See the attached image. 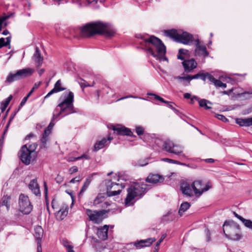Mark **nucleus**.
Returning a JSON list of instances; mask_svg holds the SVG:
<instances>
[{"label": "nucleus", "mask_w": 252, "mask_h": 252, "mask_svg": "<svg viewBox=\"0 0 252 252\" xmlns=\"http://www.w3.org/2000/svg\"><path fill=\"white\" fill-rule=\"evenodd\" d=\"M115 33V30L110 24L104 23L98 21L86 24L82 28L80 34L81 36L88 37L94 34L103 35L106 37H110Z\"/></svg>", "instance_id": "1"}, {"label": "nucleus", "mask_w": 252, "mask_h": 252, "mask_svg": "<svg viewBox=\"0 0 252 252\" xmlns=\"http://www.w3.org/2000/svg\"><path fill=\"white\" fill-rule=\"evenodd\" d=\"M148 53L156 60L160 61H167L165 57L166 47L159 38L154 36L145 37L141 36Z\"/></svg>", "instance_id": "2"}, {"label": "nucleus", "mask_w": 252, "mask_h": 252, "mask_svg": "<svg viewBox=\"0 0 252 252\" xmlns=\"http://www.w3.org/2000/svg\"><path fill=\"white\" fill-rule=\"evenodd\" d=\"M59 101L60 103L53 111V120H59L60 116L64 117L74 112V94L72 92H64L60 97Z\"/></svg>", "instance_id": "3"}, {"label": "nucleus", "mask_w": 252, "mask_h": 252, "mask_svg": "<svg viewBox=\"0 0 252 252\" xmlns=\"http://www.w3.org/2000/svg\"><path fill=\"white\" fill-rule=\"evenodd\" d=\"M148 186L144 183H134L127 189V194L125 199L126 206L133 204L135 200L141 197L149 189Z\"/></svg>", "instance_id": "4"}, {"label": "nucleus", "mask_w": 252, "mask_h": 252, "mask_svg": "<svg viewBox=\"0 0 252 252\" xmlns=\"http://www.w3.org/2000/svg\"><path fill=\"white\" fill-rule=\"evenodd\" d=\"M165 35L173 39L176 42L186 45H189L193 40V36L188 32L182 30L172 29L165 31Z\"/></svg>", "instance_id": "5"}, {"label": "nucleus", "mask_w": 252, "mask_h": 252, "mask_svg": "<svg viewBox=\"0 0 252 252\" xmlns=\"http://www.w3.org/2000/svg\"><path fill=\"white\" fill-rule=\"evenodd\" d=\"M155 143L158 147L161 148L163 150L183 157H185V155L183 154V148L180 145L175 144L170 140L163 141L160 139H157Z\"/></svg>", "instance_id": "6"}, {"label": "nucleus", "mask_w": 252, "mask_h": 252, "mask_svg": "<svg viewBox=\"0 0 252 252\" xmlns=\"http://www.w3.org/2000/svg\"><path fill=\"white\" fill-rule=\"evenodd\" d=\"M223 231L226 237L229 239L238 240L241 238L239 225L234 221H225L223 225Z\"/></svg>", "instance_id": "7"}, {"label": "nucleus", "mask_w": 252, "mask_h": 252, "mask_svg": "<svg viewBox=\"0 0 252 252\" xmlns=\"http://www.w3.org/2000/svg\"><path fill=\"white\" fill-rule=\"evenodd\" d=\"M37 144L33 143L30 145L28 147L27 145L23 146L20 150V159L22 162L26 165H29L31 160L35 157V150Z\"/></svg>", "instance_id": "8"}, {"label": "nucleus", "mask_w": 252, "mask_h": 252, "mask_svg": "<svg viewBox=\"0 0 252 252\" xmlns=\"http://www.w3.org/2000/svg\"><path fill=\"white\" fill-rule=\"evenodd\" d=\"M33 72L31 68H24L18 70L15 73H10L7 77L5 82L8 83L19 80L26 77L30 76Z\"/></svg>", "instance_id": "9"}, {"label": "nucleus", "mask_w": 252, "mask_h": 252, "mask_svg": "<svg viewBox=\"0 0 252 252\" xmlns=\"http://www.w3.org/2000/svg\"><path fill=\"white\" fill-rule=\"evenodd\" d=\"M19 209L24 214H30L32 210V205L29 197L24 194H21L19 197Z\"/></svg>", "instance_id": "10"}, {"label": "nucleus", "mask_w": 252, "mask_h": 252, "mask_svg": "<svg viewBox=\"0 0 252 252\" xmlns=\"http://www.w3.org/2000/svg\"><path fill=\"white\" fill-rule=\"evenodd\" d=\"M191 187L195 196L198 197L201 195L204 192L212 188V185L210 182L204 185L201 181L197 180L192 183Z\"/></svg>", "instance_id": "11"}, {"label": "nucleus", "mask_w": 252, "mask_h": 252, "mask_svg": "<svg viewBox=\"0 0 252 252\" xmlns=\"http://www.w3.org/2000/svg\"><path fill=\"white\" fill-rule=\"evenodd\" d=\"M86 213L89 217L90 220L95 223L101 222L103 219L104 213L102 211H93L90 209H87Z\"/></svg>", "instance_id": "12"}, {"label": "nucleus", "mask_w": 252, "mask_h": 252, "mask_svg": "<svg viewBox=\"0 0 252 252\" xmlns=\"http://www.w3.org/2000/svg\"><path fill=\"white\" fill-rule=\"evenodd\" d=\"M125 185L123 184L111 183L110 185H108L107 195V196H113L120 194L121 192L122 189L125 188Z\"/></svg>", "instance_id": "13"}, {"label": "nucleus", "mask_w": 252, "mask_h": 252, "mask_svg": "<svg viewBox=\"0 0 252 252\" xmlns=\"http://www.w3.org/2000/svg\"><path fill=\"white\" fill-rule=\"evenodd\" d=\"M195 55L203 56L204 57L208 56L209 53L207 51L205 45L202 44L199 39L195 40Z\"/></svg>", "instance_id": "14"}, {"label": "nucleus", "mask_w": 252, "mask_h": 252, "mask_svg": "<svg viewBox=\"0 0 252 252\" xmlns=\"http://www.w3.org/2000/svg\"><path fill=\"white\" fill-rule=\"evenodd\" d=\"M182 62V65L184 68L185 71L187 73L191 72L193 69L197 67V63L195 60L192 59L190 60H184Z\"/></svg>", "instance_id": "15"}, {"label": "nucleus", "mask_w": 252, "mask_h": 252, "mask_svg": "<svg viewBox=\"0 0 252 252\" xmlns=\"http://www.w3.org/2000/svg\"><path fill=\"white\" fill-rule=\"evenodd\" d=\"M112 129L118 134L128 136H131L132 134V132L129 128H126L122 125H118L112 126Z\"/></svg>", "instance_id": "16"}, {"label": "nucleus", "mask_w": 252, "mask_h": 252, "mask_svg": "<svg viewBox=\"0 0 252 252\" xmlns=\"http://www.w3.org/2000/svg\"><path fill=\"white\" fill-rule=\"evenodd\" d=\"M55 120H53V118L51 120L50 123L49 124L47 128H46L44 130V132L43 134L42 137L41 139V142L44 145V147H45V145L46 144L47 141L48 140V136L51 132V129L53 126H54V124L53 122Z\"/></svg>", "instance_id": "17"}, {"label": "nucleus", "mask_w": 252, "mask_h": 252, "mask_svg": "<svg viewBox=\"0 0 252 252\" xmlns=\"http://www.w3.org/2000/svg\"><path fill=\"white\" fill-rule=\"evenodd\" d=\"M32 60L36 67H39L42 65L43 58L41 56L40 50L37 46L35 47V51L32 56Z\"/></svg>", "instance_id": "18"}, {"label": "nucleus", "mask_w": 252, "mask_h": 252, "mask_svg": "<svg viewBox=\"0 0 252 252\" xmlns=\"http://www.w3.org/2000/svg\"><path fill=\"white\" fill-rule=\"evenodd\" d=\"M181 190L184 195L188 196H193V189L191 186L187 182H184L181 185Z\"/></svg>", "instance_id": "19"}, {"label": "nucleus", "mask_w": 252, "mask_h": 252, "mask_svg": "<svg viewBox=\"0 0 252 252\" xmlns=\"http://www.w3.org/2000/svg\"><path fill=\"white\" fill-rule=\"evenodd\" d=\"M68 214V206L63 205L62 208L55 214L57 220H63Z\"/></svg>", "instance_id": "20"}, {"label": "nucleus", "mask_w": 252, "mask_h": 252, "mask_svg": "<svg viewBox=\"0 0 252 252\" xmlns=\"http://www.w3.org/2000/svg\"><path fill=\"white\" fill-rule=\"evenodd\" d=\"M29 188L36 196L40 195L39 186L36 179L31 181L29 185Z\"/></svg>", "instance_id": "21"}, {"label": "nucleus", "mask_w": 252, "mask_h": 252, "mask_svg": "<svg viewBox=\"0 0 252 252\" xmlns=\"http://www.w3.org/2000/svg\"><path fill=\"white\" fill-rule=\"evenodd\" d=\"M109 225H104L97 229V235L98 237L102 240H105L108 238V231Z\"/></svg>", "instance_id": "22"}, {"label": "nucleus", "mask_w": 252, "mask_h": 252, "mask_svg": "<svg viewBox=\"0 0 252 252\" xmlns=\"http://www.w3.org/2000/svg\"><path fill=\"white\" fill-rule=\"evenodd\" d=\"M156 240V239L154 238H148L145 240H142L137 243H135V246L136 248L138 249H140L144 247H149L154 242H155Z\"/></svg>", "instance_id": "23"}, {"label": "nucleus", "mask_w": 252, "mask_h": 252, "mask_svg": "<svg viewBox=\"0 0 252 252\" xmlns=\"http://www.w3.org/2000/svg\"><path fill=\"white\" fill-rule=\"evenodd\" d=\"M164 178L158 174H150L146 179V182L156 184L163 181Z\"/></svg>", "instance_id": "24"}, {"label": "nucleus", "mask_w": 252, "mask_h": 252, "mask_svg": "<svg viewBox=\"0 0 252 252\" xmlns=\"http://www.w3.org/2000/svg\"><path fill=\"white\" fill-rule=\"evenodd\" d=\"M236 124L241 126H252V117L247 118H237Z\"/></svg>", "instance_id": "25"}, {"label": "nucleus", "mask_w": 252, "mask_h": 252, "mask_svg": "<svg viewBox=\"0 0 252 252\" xmlns=\"http://www.w3.org/2000/svg\"><path fill=\"white\" fill-rule=\"evenodd\" d=\"M65 89L62 87V83L60 80L57 81V82L55 83L54 88L51 90L44 97V98H46L51 96L52 94L58 93L64 90Z\"/></svg>", "instance_id": "26"}, {"label": "nucleus", "mask_w": 252, "mask_h": 252, "mask_svg": "<svg viewBox=\"0 0 252 252\" xmlns=\"http://www.w3.org/2000/svg\"><path fill=\"white\" fill-rule=\"evenodd\" d=\"M112 139L111 137H108L107 139L103 138L100 141H97L94 146V151H97L105 146L107 141H110Z\"/></svg>", "instance_id": "27"}, {"label": "nucleus", "mask_w": 252, "mask_h": 252, "mask_svg": "<svg viewBox=\"0 0 252 252\" xmlns=\"http://www.w3.org/2000/svg\"><path fill=\"white\" fill-rule=\"evenodd\" d=\"M174 78L178 80L179 82L185 86H188L191 81L190 75L183 77L180 76H174Z\"/></svg>", "instance_id": "28"}, {"label": "nucleus", "mask_w": 252, "mask_h": 252, "mask_svg": "<svg viewBox=\"0 0 252 252\" xmlns=\"http://www.w3.org/2000/svg\"><path fill=\"white\" fill-rule=\"evenodd\" d=\"M43 234V230L41 226L37 225L34 227V237L37 240V243H40V241Z\"/></svg>", "instance_id": "29"}, {"label": "nucleus", "mask_w": 252, "mask_h": 252, "mask_svg": "<svg viewBox=\"0 0 252 252\" xmlns=\"http://www.w3.org/2000/svg\"><path fill=\"white\" fill-rule=\"evenodd\" d=\"M189 52L188 50L180 49L178 52L177 58L181 60H184L186 58L189 57Z\"/></svg>", "instance_id": "30"}, {"label": "nucleus", "mask_w": 252, "mask_h": 252, "mask_svg": "<svg viewBox=\"0 0 252 252\" xmlns=\"http://www.w3.org/2000/svg\"><path fill=\"white\" fill-rule=\"evenodd\" d=\"M94 174H95L94 173L92 174L90 177H89L86 179L85 183H84L83 186H82V187L80 190V191L79 193V195H80L81 194H82L87 190V189H88V187L89 186V185L91 182V178Z\"/></svg>", "instance_id": "31"}, {"label": "nucleus", "mask_w": 252, "mask_h": 252, "mask_svg": "<svg viewBox=\"0 0 252 252\" xmlns=\"http://www.w3.org/2000/svg\"><path fill=\"white\" fill-rule=\"evenodd\" d=\"M208 79L213 83L214 85L217 87H221L222 85V82L220 80L216 79L214 76L211 74L207 75Z\"/></svg>", "instance_id": "32"}, {"label": "nucleus", "mask_w": 252, "mask_h": 252, "mask_svg": "<svg viewBox=\"0 0 252 252\" xmlns=\"http://www.w3.org/2000/svg\"><path fill=\"white\" fill-rule=\"evenodd\" d=\"M190 206V205L189 203L187 202H185L183 203L180 206V209L179 210V214L180 216H182L184 213L186 211Z\"/></svg>", "instance_id": "33"}, {"label": "nucleus", "mask_w": 252, "mask_h": 252, "mask_svg": "<svg viewBox=\"0 0 252 252\" xmlns=\"http://www.w3.org/2000/svg\"><path fill=\"white\" fill-rule=\"evenodd\" d=\"M199 106L201 107H204L206 109H210L211 107L209 106L208 104H211V103L205 99H201L199 100Z\"/></svg>", "instance_id": "34"}, {"label": "nucleus", "mask_w": 252, "mask_h": 252, "mask_svg": "<svg viewBox=\"0 0 252 252\" xmlns=\"http://www.w3.org/2000/svg\"><path fill=\"white\" fill-rule=\"evenodd\" d=\"M63 246L66 248V250L67 251V252H73V246L70 244V242L66 241L63 240Z\"/></svg>", "instance_id": "35"}, {"label": "nucleus", "mask_w": 252, "mask_h": 252, "mask_svg": "<svg viewBox=\"0 0 252 252\" xmlns=\"http://www.w3.org/2000/svg\"><path fill=\"white\" fill-rule=\"evenodd\" d=\"M10 197H4L2 198L1 201L0 202V206H5L7 208L9 207Z\"/></svg>", "instance_id": "36"}, {"label": "nucleus", "mask_w": 252, "mask_h": 252, "mask_svg": "<svg viewBox=\"0 0 252 252\" xmlns=\"http://www.w3.org/2000/svg\"><path fill=\"white\" fill-rule=\"evenodd\" d=\"M104 200V197L102 194H99L96 196L95 199H94V205H96L97 204H99L101 202H102Z\"/></svg>", "instance_id": "37"}, {"label": "nucleus", "mask_w": 252, "mask_h": 252, "mask_svg": "<svg viewBox=\"0 0 252 252\" xmlns=\"http://www.w3.org/2000/svg\"><path fill=\"white\" fill-rule=\"evenodd\" d=\"M242 223L245 227L252 230V221L251 220L244 219Z\"/></svg>", "instance_id": "38"}, {"label": "nucleus", "mask_w": 252, "mask_h": 252, "mask_svg": "<svg viewBox=\"0 0 252 252\" xmlns=\"http://www.w3.org/2000/svg\"><path fill=\"white\" fill-rule=\"evenodd\" d=\"M95 83L94 82H93L92 85L89 84L87 82L84 80H82L80 82L79 84L82 88H84L85 87H93Z\"/></svg>", "instance_id": "39"}, {"label": "nucleus", "mask_w": 252, "mask_h": 252, "mask_svg": "<svg viewBox=\"0 0 252 252\" xmlns=\"http://www.w3.org/2000/svg\"><path fill=\"white\" fill-rule=\"evenodd\" d=\"M148 95H153L154 96V98L157 99V100H158L163 103H169L168 101H167L166 100H164L162 97H161L160 96L158 95L157 94H152V93H148Z\"/></svg>", "instance_id": "40"}, {"label": "nucleus", "mask_w": 252, "mask_h": 252, "mask_svg": "<svg viewBox=\"0 0 252 252\" xmlns=\"http://www.w3.org/2000/svg\"><path fill=\"white\" fill-rule=\"evenodd\" d=\"M161 160L163 161L168 162L171 163H174V164H181L179 161H178L177 160L169 159L168 158H163L161 159Z\"/></svg>", "instance_id": "41"}, {"label": "nucleus", "mask_w": 252, "mask_h": 252, "mask_svg": "<svg viewBox=\"0 0 252 252\" xmlns=\"http://www.w3.org/2000/svg\"><path fill=\"white\" fill-rule=\"evenodd\" d=\"M144 129L141 126H137L136 127L135 131L138 135H141L144 133Z\"/></svg>", "instance_id": "42"}, {"label": "nucleus", "mask_w": 252, "mask_h": 252, "mask_svg": "<svg viewBox=\"0 0 252 252\" xmlns=\"http://www.w3.org/2000/svg\"><path fill=\"white\" fill-rule=\"evenodd\" d=\"M10 16H5L0 18V32L2 29V24L6 20L8 19Z\"/></svg>", "instance_id": "43"}, {"label": "nucleus", "mask_w": 252, "mask_h": 252, "mask_svg": "<svg viewBox=\"0 0 252 252\" xmlns=\"http://www.w3.org/2000/svg\"><path fill=\"white\" fill-rule=\"evenodd\" d=\"M215 117L216 118H217L218 119L220 120H221V121L222 122H226L227 121H228V120L225 117V116H224L223 115H220V114H216L215 115Z\"/></svg>", "instance_id": "44"}, {"label": "nucleus", "mask_w": 252, "mask_h": 252, "mask_svg": "<svg viewBox=\"0 0 252 252\" xmlns=\"http://www.w3.org/2000/svg\"><path fill=\"white\" fill-rule=\"evenodd\" d=\"M205 234H206V239L207 242H209L211 241V235L209 230L208 229H205Z\"/></svg>", "instance_id": "45"}, {"label": "nucleus", "mask_w": 252, "mask_h": 252, "mask_svg": "<svg viewBox=\"0 0 252 252\" xmlns=\"http://www.w3.org/2000/svg\"><path fill=\"white\" fill-rule=\"evenodd\" d=\"M166 237V234H164L162 235L160 239L158 241V242L156 244V247H158L160 243L162 242V241Z\"/></svg>", "instance_id": "46"}, {"label": "nucleus", "mask_w": 252, "mask_h": 252, "mask_svg": "<svg viewBox=\"0 0 252 252\" xmlns=\"http://www.w3.org/2000/svg\"><path fill=\"white\" fill-rule=\"evenodd\" d=\"M78 171V168L75 166H72L69 169V172L70 174L75 173Z\"/></svg>", "instance_id": "47"}, {"label": "nucleus", "mask_w": 252, "mask_h": 252, "mask_svg": "<svg viewBox=\"0 0 252 252\" xmlns=\"http://www.w3.org/2000/svg\"><path fill=\"white\" fill-rule=\"evenodd\" d=\"M241 95L243 97H245L246 95H248V96H247V97L250 98L251 97V95H252V91L250 92H245L244 93H242Z\"/></svg>", "instance_id": "48"}, {"label": "nucleus", "mask_w": 252, "mask_h": 252, "mask_svg": "<svg viewBox=\"0 0 252 252\" xmlns=\"http://www.w3.org/2000/svg\"><path fill=\"white\" fill-rule=\"evenodd\" d=\"M4 46H7V45H6V42H5V38L2 37L0 38V48Z\"/></svg>", "instance_id": "49"}, {"label": "nucleus", "mask_w": 252, "mask_h": 252, "mask_svg": "<svg viewBox=\"0 0 252 252\" xmlns=\"http://www.w3.org/2000/svg\"><path fill=\"white\" fill-rule=\"evenodd\" d=\"M138 98V97L137 96H134V95H127V96H124V97H121L120 99H119L117 101H120V100H123V99H126V98ZM139 98H140V99H143L141 97H139Z\"/></svg>", "instance_id": "50"}, {"label": "nucleus", "mask_w": 252, "mask_h": 252, "mask_svg": "<svg viewBox=\"0 0 252 252\" xmlns=\"http://www.w3.org/2000/svg\"><path fill=\"white\" fill-rule=\"evenodd\" d=\"M81 180V178L80 177L78 176V177H76L73 179H72L70 181V183H75L76 182H79Z\"/></svg>", "instance_id": "51"}, {"label": "nucleus", "mask_w": 252, "mask_h": 252, "mask_svg": "<svg viewBox=\"0 0 252 252\" xmlns=\"http://www.w3.org/2000/svg\"><path fill=\"white\" fill-rule=\"evenodd\" d=\"M11 36H8L6 38V45H7V46L8 47V48L9 49H10L11 48V46H10V42H11Z\"/></svg>", "instance_id": "52"}, {"label": "nucleus", "mask_w": 252, "mask_h": 252, "mask_svg": "<svg viewBox=\"0 0 252 252\" xmlns=\"http://www.w3.org/2000/svg\"><path fill=\"white\" fill-rule=\"evenodd\" d=\"M56 180L57 183H61L63 181V177L60 175H58V176L56 178Z\"/></svg>", "instance_id": "53"}, {"label": "nucleus", "mask_w": 252, "mask_h": 252, "mask_svg": "<svg viewBox=\"0 0 252 252\" xmlns=\"http://www.w3.org/2000/svg\"><path fill=\"white\" fill-rule=\"evenodd\" d=\"M148 162L146 160H145L144 161H140L139 163H138V165L140 166H143L145 165H146L148 164Z\"/></svg>", "instance_id": "54"}, {"label": "nucleus", "mask_w": 252, "mask_h": 252, "mask_svg": "<svg viewBox=\"0 0 252 252\" xmlns=\"http://www.w3.org/2000/svg\"><path fill=\"white\" fill-rule=\"evenodd\" d=\"M79 159V158H78V157H77V158L69 157L67 160L69 162H73V161L78 160Z\"/></svg>", "instance_id": "55"}, {"label": "nucleus", "mask_w": 252, "mask_h": 252, "mask_svg": "<svg viewBox=\"0 0 252 252\" xmlns=\"http://www.w3.org/2000/svg\"><path fill=\"white\" fill-rule=\"evenodd\" d=\"M28 98L29 97H27V96L23 98V99H22V100L21 101V102L20 103V106H21V107L23 106L26 103Z\"/></svg>", "instance_id": "56"}, {"label": "nucleus", "mask_w": 252, "mask_h": 252, "mask_svg": "<svg viewBox=\"0 0 252 252\" xmlns=\"http://www.w3.org/2000/svg\"><path fill=\"white\" fill-rule=\"evenodd\" d=\"M233 214L237 218H238L239 220H240L242 222L243 221V220H244V218H243L242 217L240 216V215H239L238 214H237L235 212H233Z\"/></svg>", "instance_id": "57"}, {"label": "nucleus", "mask_w": 252, "mask_h": 252, "mask_svg": "<svg viewBox=\"0 0 252 252\" xmlns=\"http://www.w3.org/2000/svg\"><path fill=\"white\" fill-rule=\"evenodd\" d=\"M208 74H209V73H207L206 74H201L200 75V77L201 78L202 80H203V81H205L206 78H208V77H207V75Z\"/></svg>", "instance_id": "58"}, {"label": "nucleus", "mask_w": 252, "mask_h": 252, "mask_svg": "<svg viewBox=\"0 0 252 252\" xmlns=\"http://www.w3.org/2000/svg\"><path fill=\"white\" fill-rule=\"evenodd\" d=\"M78 158H79V159H81L82 158H85L86 159H90V157L87 156V155H85V154H83L82 156H80V157H78Z\"/></svg>", "instance_id": "59"}, {"label": "nucleus", "mask_w": 252, "mask_h": 252, "mask_svg": "<svg viewBox=\"0 0 252 252\" xmlns=\"http://www.w3.org/2000/svg\"><path fill=\"white\" fill-rule=\"evenodd\" d=\"M200 75L199 74H197L194 75H190V79L191 80L193 79H198L199 77H200Z\"/></svg>", "instance_id": "60"}, {"label": "nucleus", "mask_w": 252, "mask_h": 252, "mask_svg": "<svg viewBox=\"0 0 252 252\" xmlns=\"http://www.w3.org/2000/svg\"><path fill=\"white\" fill-rule=\"evenodd\" d=\"M37 252H42L41 245L40 243H38Z\"/></svg>", "instance_id": "61"}, {"label": "nucleus", "mask_w": 252, "mask_h": 252, "mask_svg": "<svg viewBox=\"0 0 252 252\" xmlns=\"http://www.w3.org/2000/svg\"><path fill=\"white\" fill-rule=\"evenodd\" d=\"M44 187L45 193L46 195L47 194L48 188H47L46 182H44Z\"/></svg>", "instance_id": "62"}, {"label": "nucleus", "mask_w": 252, "mask_h": 252, "mask_svg": "<svg viewBox=\"0 0 252 252\" xmlns=\"http://www.w3.org/2000/svg\"><path fill=\"white\" fill-rule=\"evenodd\" d=\"M204 160L206 162L208 163H213L214 161V160L213 158H207L205 159Z\"/></svg>", "instance_id": "63"}, {"label": "nucleus", "mask_w": 252, "mask_h": 252, "mask_svg": "<svg viewBox=\"0 0 252 252\" xmlns=\"http://www.w3.org/2000/svg\"><path fill=\"white\" fill-rule=\"evenodd\" d=\"M184 96L185 98H189L191 96V95L189 93H186L184 94Z\"/></svg>", "instance_id": "64"}]
</instances>
